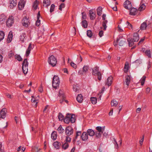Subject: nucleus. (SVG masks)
<instances>
[{"label": "nucleus", "mask_w": 152, "mask_h": 152, "mask_svg": "<svg viewBox=\"0 0 152 152\" xmlns=\"http://www.w3.org/2000/svg\"><path fill=\"white\" fill-rule=\"evenodd\" d=\"M108 22L106 20H103V21L102 22V27H103V29L104 30H106V28L107 27V26L106 25ZM101 29H102V27H101Z\"/></svg>", "instance_id": "dca6fc26"}, {"label": "nucleus", "mask_w": 152, "mask_h": 152, "mask_svg": "<svg viewBox=\"0 0 152 152\" xmlns=\"http://www.w3.org/2000/svg\"><path fill=\"white\" fill-rule=\"evenodd\" d=\"M14 23L13 20H7L6 21L7 26L8 27H10L12 26Z\"/></svg>", "instance_id": "412c9836"}, {"label": "nucleus", "mask_w": 152, "mask_h": 152, "mask_svg": "<svg viewBox=\"0 0 152 152\" xmlns=\"http://www.w3.org/2000/svg\"><path fill=\"white\" fill-rule=\"evenodd\" d=\"M60 81L59 77L56 75H55L53 78L52 81V86L55 88H57L59 86Z\"/></svg>", "instance_id": "f03ea898"}, {"label": "nucleus", "mask_w": 152, "mask_h": 152, "mask_svg": "<svg viewBox=\"0 0 152 152\" xmlns=\"http://www.w3.org/2000/svg\"><path fill=\"white\" fill-rule=\"evenodd\" d=\"M145 1H144V0L142 1V0L140 4V7L138 8V11H142L145 9L146 6L144 3Z\"/></svg>", "instance_id": "4468645a"}, {"label": "nucleus", "mask_w": 152, "mask_h": 152, "mask_svg": "<svg viewBox=\"0 0 152 152\" xmlns=\"http://www.w3.org/2000/svg\"><path fill=\"white\" fill-rule=\"evenodd\" d=\"M146 77V76L145 75L143 76L140 80V82L141 83V85L142 86L144 85Z\"/></svg>", "instance_id": "f704fd0d"}, {"label": "nucleus", "mask_w": 152, "mask_h": 152, "mask_svg": "<svg viewBox=\"0 0 152 152\" xmlns=\"http://www.w3.org/2000/svg\"><path fill=\"white\" fill-rule=\"evenodd\" d=\"M118 30L119 32H122L124 30L121 29L119 25L118 26Z\"/></svg>", "instance_id": "69168bd1"}, {"label": "nucleus", "mask_w": 152, "mask_h": 152, "mask_svg": "<svg viewBox=\"0 0 152 152\" xmlns=\"http://www.w3.org/2000/svg\"><path fill=\"white\" fill-rule=\"evenodd\" d=\"M82 25L83 27L84 28H87L88 25L87 21L86 20H83L81 22Z\"/></svg>", "instance_id": "7c9ffc66"}, {"label": "nucleus", "mask_w": 152, "mask_h": 152, "mask_svg": "<svg viewBox=\"0 0 152 152\" xmlns=\"http://www.w3.org/2000/svg\"><path fill=\"white\" fill-rule=\"evenodd\" d=\"M82 19H86V13L84 12L82 13Z\"/></svg>", "instance_id": "e2e57ef3"}, {"label": "nucleus", "mask_w": 152, "mask_h": 152, "mask_svg": "<svg viewBox=\"0 0 152 152\" xmlns=\"http://www.w3.org/2000/svg\"><path fill=\"white\" fill-rule=\"evenodd\" d=\"M129 68V64L128 63L126 62L125 63V65L124 68V71L125 72H128Z\"/></svg>", "instance_id": "c9c22d12"}, {"label": "nucleus", "mask_w": 152, "mask_h": 152, "mask_svg": "<svg viewBox=\"0 0 152 152\" xmlns=\"http://www.w3.org/2000/svg\"><path fill=\"white\" fill-rule=\"evenodd\" d=\"M113 79V77L112 76H110L108 77L107 80L106 82V84H107L108 86H110L111 85Z\"/></svg>", "instance_id": "6ab92c4d"}, {"label": "nucleus", "mask_w": 152, "mask_h": 152, "mask_svg": "<svg viewBox=\"0 0 152 152\" xmlns=\"http://www.w3.org/2000/svg\"><path fill=\"white\" fill-rule=\"evenodd\" d=\"M87 133L90 136H93L95 134V133L94 131L92 129H88L87 130Z\"/></svg>", "instance_id": "cd10ccee"}, {"label": "nucleus", "mask_w": 152, "mask_h": 152, "mask_svg": "<svg viewBox=\"0 0 152 152\" xmlns=\"http://www.w3.org/2000/svg\"><path fill=\"white\" fill-rule=\"evenodd\" d=\"M132 4L130 2L127 0L124 3V7L127 9H130L132 8Z\"/></svg>", "instance_id": "9b49d317"}, {"label": "nucleus", "mask_w": 152, "mask_h": 152, "mask_svg": "<svg viewBox=\"0 0 152 152\" xmlns=\"http://www.w3.org/2000/svg\"><path fill=\"white\" fill-rule=\"evenodd\" d=\"M102 12V8L101 7H99L97 9V14L100 16H101Z\"/></svg>", "instance_id": "c85d7f7f"}, {"label": "nucleus", "mask_w": 152, "mask_h": 152, "mask_svg": "<svg viewBox=\"0 0 152 152\" xmlns=\"http://www.w3.org/2000/svg\"><path fill=\"white\" fill-rule=\"evenodd\" d=\"M113 141V142L115 145V148L116 149H118V145L115 138H114Z\"/></svg>", "instance_id": "864d4df0"}, {"label": "nucleus", "mask_w": 152, "mask_h": 152, "mask_svg": "<svg viewBox=\"0 0 152 152\" xmlns=\"http://www.w3.org/2000/svg\"><path fill=\"white\" fill-rule=\"evenodd\" d=\"M81 138L83 141L86 140L88 138V136L87 132H83L81 136Z\"/></svg>", "instance_id": "2eb2a0df"}, {"label": "nucleus", "mask_w": 152, "mask_h": 152, "mask_svg": "<svg viewBox=\"0 0 152 152\" xmlns=\"http://www.w3.org/2000/svg\"><path fill=\"white\" fill-rule=\"evenodd\" d=\"M130 10V14L131 15H136L137 12V10L134 8H131Z\"/></svg>", "instance_id": "f3484780"}, {"label": "nucleus", "mask_w": 152, "mask_h": 152, "mask_svg": "<svg viewBox=\"0 0 152 152\" xmlns=\"http://www.w3.org/2000/svg\"><path fill=\"white\" fill-rule=\"evenodd\" d=\"M15 58L19 61H21L22 60V58L20 55H15Z\"/></svg>", "instance_id": "3c124183"}, {"label": "nucleus", "mask_w": 152, "mask_h": 152, "mask_svg": "<svg viewBox=\"0 0 152 152\" xmlns=\"http://www.w3.org/2000/svg\"><path fill=\"white\" fill-rule=\"evenodd\" d=\"M69 147V144L68 142H65L62 145V148L64 149H66Z\"/></svg>", "instance_id": "49530a36"}, {"label": "nucleus", "mask_w": 152, "mask_h": 152, "mask_svg": "<svg viewBox=\"0 0 152 152\" xmlns=\"http://www.w3.org/2000/svg\"><path fill=\"white\" fill-rule=\"evenodd\" d=\"M53 145L56 149H59L60 148L61 143L58 141L54 142L53 144Z\"/></svg>", "instance_id": "4be33fe9"}, {"label": "nucleus", "mask_w": 152, "mask_h": 152, "mask_svg": "<svg viewBox=\"0 0 152 152\" xmlns=\"http://www.w3.org/2000/svg\"><path fill=\"white\" fill-rule=\"evenodd\" d=\"M33 7L34 8L35 10L37 9L38 7V3L37 0L35 1L34 2Z\"/></svg>", "instance_id": "09e8293b"}, {"label": "nucleus", "mask_w": 152, "mask_h": 152, "mask_svg": "<svg viewBox=\"0 0 152 152\" xmlns=\"http://www.w3.org/2000/svg\"><path fill=\"white\" fill-rule=\"evenodd\" d=\"M89 69V67L88 66H84L83 68V72L86 73L88 71Z\"/></svg>", "instance_id": "c03bdc74"}, {"label": "nucleus", "mask_w": 152, "mask_h": 152, "mask_svg": "<svg viewBox=\"0 0 152 152\" xmlns=\"http://www.w3.org/2000/svg\"><path fill=\"white\" fill-rule=\"evenodd\" d=\"M14 55V53L12 51H10V52L8 54V56L9 57H11L12 56Z\"/></svg>", "instance_id": "680f3d73"}, {"label": "nucleus", "mask_w": 152, "mask_h": 152, "mask_svg": "<svg viewBox=\"0 0 152 152\" xmlns=\"http://www.w3.org/2000/svg\"><path fill=\"white\" fill-rule=\"evenodd\" d=\"M111 105L112 106H116L118 104V102L114 99L112 100L111 102Z\"/></svg>", "instance_id": "58836bf2"}, {"label": "nucleus", "mask_w": 152, "mask_h": 152, "mask_svg": "<svg viewBox=\"0 0 152 152\" xmlns=\"http://www.w3.org/2000/svg\"><path fill=\"white\" fill-rule=\"evenodd\" d=\"M89 15L90 17V19H94L95 18L96 16L95 11L93 9L89 10Z\"/></svg>", "instance_id": "1a4fd4ad"}, {"label": "nucleus", "mask_w": 152, "mask_h": 152, "mask_svg": "<svg viewBox=\"0 0 152 152\" xmlns=\"http://www.w3.org/2000/svg\"><path fill=\"white\" fill-rule=\"evenodd\" d=\"M65 140L66 142H70L71 141V138L70 137H69L68 136H66Z\"/></svg>", "instance_id": "052dcab7"}, {"label": "nucleus", "mask_w": 152, "mask_h": 152, "mask_svg": "<svg viewBox=\"0 0 152 152\" xmlns=\"http://www.w3.org/2000/svg\"><path fill=\"white\" fill-rule=\"evenodd\" d=\"M7 18V16L4 14H2L0 15V19H5Z\"/></svg>", "instance_id": "6e6d98bb"}, {"label": "nucleus", "mask_w": 152, "mask_h": 152, "mask_svg": "<svg viewBox=\"0 0 152 152\" xmlns=\"http://www.w3.org/2000/svg\"><path fill=\"white\" fill-rule=\"evenodd\" d=\"M32 49V47L31 45V43L29 44L28 47V48L27 49V50L26 51V56L27 57L28 56L29 54L30 53V51Z\"/></svg>", "instance_id": "aec40b11"}, {"label": "nucleus", "mask_w": 152, "mask_h": 152, "mask_svg": "<svg viewBox=\"0 0 152 152\" xmlns=\"http://www.w3.org/2000/svg\"><path fill=\"white\" fill-rule=\"evenodd\" d=\"M4 34L2 31H0V41L2 40L4 38Z\"/></svg>", "instance_id": "a19ab883"}, {"label": "nucleus", "mask_w": 152, "mask_h": 152, "mask_svg": "<svg viewBox=\"0 0 152 152\" xmlns=\"http://www.w3.org/2000/svg\"><path fill=\"white\" fill-rule=\"evenodd\" d=\"M32 98L31 99V102L33 103H35V104L34 106H35V107H36L38 102L37 101V100H36L35 98L33 96H32Z\"/></svg>", "instance_id": "79ce46f5"}, {"label": "nucleus", "mask_w": 152, "mask_h": 152, "mask_svg": "<svg viewBox=\"0 0 152 152\" xmlns=\"http://www.w3.org/2000/svg\"><path fill=\"white\" fill-rule=\"evenodd\" d=\"M65 7V4L64 3H62L59 6V9L61 10H62V9L64 8Z\"/></svg>", "instance_id": "4d7b16f0"}, {"label": "nucleus", "mask_w": 152, "mask_h": 152, "mask_svg": "<svg viewBox=\"0 0 152 152\" xmlns=\"http://www.w3.org/2000/svg\"><path fill=\"white\" fill-rule=\"evenodd\" d=\"M17 2L16 0H10L9 2L10 7L11 8H13L17 5Z\"/></svg>", "instance_id": "f8f14e48"}, {"label": "nucleus", "mask_w": 152, "mask_h": 152, "mask_svg": "<svg viewBox=\"0 0 152 152\" xmlns=\"http://www.w3.org/2000/svg\"><path fill=\"white\" fill-rule=\"evenodd\" d=\"M39 91L40 92H42L43 91V89L42 87V86H41L39 88Z\"/></svg>", "instance_id": "774afa93"}, {"label": "nucleus", "mask_w": 152, "mask_h": 152, "mask_svg": "<svg viewBox=\"0 0 152 152\" xmlns=\"http://www.w3.org/2000/svg\"><path fill=\"white\" fill-rule=\"evenodd\" d=\"M43 6L47 7L50 4V0H44L43 1Z\"/></svg>", "instance_id": "5701e85b"}, {"label": "nucleus", "mask_w": 152, "mask_h": 152, "mask_svg": "<svg viewBox=\"0 0 152 152\" xmlns=\"http://www.w3.org/2000/svg\"><path fill=\"white\" fill-rule=\"evenodd\" d=\"M59 96L61 98H62L63 99H64V98H65V95L64 94L63 91L61 90H60L59 91Z\"/></svg>", "instance_id": "2f4dec72"}, {"label": "nucleus", "mask_w": 152, "mask_h": 152, "mask_svg": "<svg viewBox=\"0 0 152 152\" xmlns=\"http://www.w3.org/2000/svg\"><path fill=\"white\" fill-rule=\"evenodd\" d=\"M28 62L27 59H25L23 62L22 66V69L23 72L25 75L28 72Z\"/></svg>", "instance_id": "7ed1b4c3"}, {"label": "nucleus", "mask_w": 152, "mask_h": 152, "mask_svg": "<svg viewBox=\"0 0 152 152\" xmlns=\"http://www.w3.org/2000/svg\"><path fill=\"white\" fill-rule=\"evenodd\" d=\"M7 110L5 108L3 109L0 112V118H4L5 117L7 113Z\"/></svg>", "instance_id": "ddd939ff"}, {"label": "nucleus", "mask_w": 152, "mask_h": 152, "mask_svg": "<svg viewBox=\"0 0 152 152\" xmlns=\"http://www.w3.org/2000/svg\"><path fill=\"white\" fill-rule=\"evenodd\" d=\"M48 62L50 64L54 66L56 65L57 61L55 57L53 55H51L49 57Z\"/></svg>", "instance_id": "20e7f679"}, {"label": "nucleus", "mask_w": 152, "mask_h": 152, "mask_svg": "<svg viewBox=\"0 0 152 152\" xmlns=\"http://www.w3.org/2000/svg\"><path fill=\"white\" fill-rule=\"evenodd\" d=\"M132 79V78L130 75H127L126 76L125 80L124 82V84L125 85V84L128 87Z\"/></svg>", "instance_id": "423d86ee"}, {"label": "nucleus", "mask_w": 152, "mask_h": 152, "mask_svg": "<svg viewBox=\"0 0 152 152\" xmlns=\"http://www.w3.org/2000/svg\"><path fill=\"white\" fill-rule=\"evenodd\" d=\"M117 42H118L120 46H123L125 43V39L122 37H119L117 39Z\"/></svg>", "instance_id": "9d476101"}, {"label": "nucleus", "mask_w": 152, "mask_h": 152, "mask_svg": "<svg viewBox=\"0 0 152 152\" xmlns=\"http://www.w3.org/2000/svg\"><path fill=\"white\" fill-rule=\"evenodd\" d=\"M87 36L90 38H91L92 36V33L91 30H88L87 31Z\"/></svg>", "instance_id": "37998d69"}, {"label": "nucleus", "mask_w": 152, "mask_h": 152, "mask_svg": "<svg viewBox=\"0 0 152 152\" xmlns=\"http://www.w3.org/2000/svg\"><path fill=\"white\" fill-rule=\"evenodd\" d=\"M102 133L101 132H96L95 133L96 137L97 138H99L101 137Z\"/></svg>", "instance_id": "8fccbe9b"}, {"label": "nucleus", "mask_w": 152, "mask_h": 152, "mask_svg": "<svg viewBox=\"0 0 152 152\" xmlns=\"http://www.w3.org/2000/svg\"><path fill=\"white\" fill-rule=\"evenodd\" d=\"M144 139V136L142 138V139L140 140V143L141 145H142V142H143V140Z\"/></svg>", "instance_id": "338daca9"}, {"label": "nucleus", "mask_w": 152, "mask_h": 152, "mask_svg": "<svg viewBox=\"0 0 152 152\" xmlns=\"http://www.w3.org/2000/svg\"><path fill=\"white\" fill-rule=\"evenodd\" d=\"M132 39L135 41V42H137L139 40V35L137 33H135L134 34L133 38Z\"/></svg>", "instance_id": "393cba45"}, {"label": "nucleus", "mask_w": 152, "mask_h": 152, "mask_svg": "<svg viewBox=\"0 0 152 152\" xmlns=\"http://www.w3.org/2000/svg\"><path fill=\"white\" fill-rule=\"evenodd\" d=\"M75 115H71L67 114L66 117L64 118V122L66 124H69L70 122L72 123H74L75 121Z\"/></svg>", "instance_id": "f257e3e1"}, {"label": "nucleus", "mask_w": 152, "mask_h": 152, "mask_svg": "<svg viewBox=\"0 0 152 152\" xmlns=\"http://www.w3.org/2000/svg\"><path fill=\"white\" fill-rule=\"evenodd\" d=\"M36 25L37 26H39L40 24V20H37L36 22Z\"/></svg>", "instance_id": "13d9d810"}, {"label": "nucleus", "mask_w": 152, "mask_h": 152, "mask_svg": "<svg viewBox=\"0 0 152 152\" xmlns=\"http://www.w3.org/2000/svg\"><path fill=\"white\" fill-rule=\"evenodd\" d=\"M79 88L77 85H74L73 86V90L75 92H77L79 90Z\"/></svg>", "instance_id": "a18cd8bd"}, {"label": "nucleus", "mask_w": 152, "mask_h": 152, "mask_svg": "<svg viewBox=\"0 0 152 152\" xmlns=\"http://www.w3.org/2000/svg\"><path fill=\"white\" fill-rule=\"evenodd\" d=\"M96 130L98 131V132H101L102 133H103V131H104V127L103 128L101 126H97L96 128Z\"/></svg>", "instance_id": "72a5a7b5"}, {"label": "nucleus", "mask_w": 152, "mask_h": 152, "mask_svg": "<svg viewBox=\"0 0 152 152\" xmlns=\"http://www.w3.org/2000/svg\"><path fill=\"white\" fill-rule=\"evenodd\" d=\"M145 53L150 58L151 57V52L150 50H146L145 52Z\"/></svg>", "instance_id": "603ef678"}, {"label": "nucleus", "mask_w": 152, "mask_h": 152, "mask_svg": "<svg viewBox=\"0 0 152 152\" xmlns=\"http://www.w3.org/2000/svg\"><path fill=\"white\" fill-rule=\"evenodd\" d=\"M127 41L129 42V45L130 47L132 46L134 44V42L135 41L132 38H129L127 39Z\"/></svg>", "instance_id": "a878e982"}, {"label": "nucleus", "mask_w": 152, "mask_h": 152, "mask_svg": "<svg viewBox=\"0 0 152 152\" xmlns=\"http://www.w3.org/2000/svg\"><path fill=\"white\" fill-rule=\"evenodd\" d=\"M55 6L54 4H52L50 7V12H53L55 8Z\"/></svg>", "instance_id": "5fc2aeb1"}, {"label": "nucleus", "mask_w": 152, "mask_h": 152, "mask_svg": "<svg viewBox=\"0 0 152 152\" xmlns=\"http://www.w3.org/2000/svg\"><path fill=\"white\" fill-rule=\"evenodd\" d=\"M92 74L94 75H97L98 76V78L99 80H101V74L99 71V67L96 66L94 67L92 69Z\"/></svg>", "instance_id": "39448f33"}, {"label": "nucleus", "mask_w": 152, "mask_h": 152, "mask_svg": "<svg viewBox=\"0 0 152 152\" xmlns=\"http://www.w3.org/2000/svg\"><path fill=\"white\" fill-rule=\"evenodd\" d=\"M99 36L100 37H101L103 35V31H99Z\"/></svg>", "instance_id": "0e129e2a"}, {"label": "nucleus", "mask_w": 152, "mask_h": 152, "mask_svg": "<svg viewBox=\"0 0 152 152\" xmlns=\"http://www.w3.org/2000/svg\"><path fill=\"white\" fill-rule=\"evenodd\" d=\"M12 32L10 31V32L9 34L8 35L7 38V41L8 43L11 42L12 40Z\"/></svg>", "instance_id": "bb28decb"}, {"label": "nucleus", "mask_w": 152, "mask_h": 152, "mask_svg": "<svg viewBox=\"0 0 152 152\" xmlns=\"http://www.w3.org/2000/svg\"><path fill=\"white\" fill-rule=\"evenodd\" d=\"M73 131L72 128L71 126H68L65 129V133L68 136L72 134Z\"/></svg>", "instance_id": "0eeeda50"}, {"label": "nucleus", "mask_w": 152, "mask_h": 152, "mask_svg": "<svg viewBox=\"0 0 152 152\" xmlns=\"http://www.w3.org/2000/svg\"><path fill=\"white\" fill-rule=\"evenodd\" d=\"M57 130L59 133H62L64 132V129L63 128L62 126L60 125L59 127L57 129Z\"/></svg>", "instance_id": "ea45409f"}, {"label": "nucleus", "mask_w": 152, "mask_h": 152, "mask_svg": "<svg viewBox=\"0 0 152 152\" xmlns=\"http://www.w3.org/2000/svg\"><path fill=\"white\" fill-rule=\"evenodd\" d=\"M26 37V34L25 33H23L21 35L20 39L22 42H24V39Z\"/></svg>", "instance_id": "4c0bfd02"}, {"label": "nucleus", "mask_w": 152, "mask_h": 152, "mask_svg": "<svg viewBox=\"0 0 152 152\" xmlns=\"http://www.w3.org/2000/svg\"><path fill=\"white\" fill-rule=\"evenodd\" d=\"M22 23L23 26L26 27H27L30 24L28 20H23Z\"/></svg>", "instance_id": "a211bd4d"}, {"label": "nucleus", "mask_w": 152, "mask_h": 152, "mask_svg": "<svg viewBox=\"0 0 152 152\" xmlns=\"http://www.w3.org/2000/svg\"><path fill=\"white\" fill-rule=\"evenodd\" d=\"M91 101L93 104H95L97 102V98L96 97H92L91 98Z\"/></svg>", "instance_id": "e433bc0d"}, {"label": "nucleus", "mask_w": 152, "mask_h": 152, "mask_svg": "<svg viewBox=\"0 0 152 152\" xmlns=\"http://www.w3.org/2000/svg\"><path fill=\"white\" fill-rule=\"evenodd\" d=\"M63 115L61 113H59L58 118L60 121H62L64 119Z\"/></svg>", "instance_id": "de8ad7c7"}, {"label": "nucleus", "mask_w": 152, "mask_h": 152, "mask_svg": "<svg viewBox=\"0 0 152 152\" xmlns=\"http://www.w3.org/2000/svg\"><path fill=\"white\" fill-rule=\"evenodd\" d=\"M77 100L79 103H81L83 99V97L81 94H79L77 97Z\"/></svg>", "instance_id": "b1692460"}, {"label": "nucleus", "mask_w": 152, "mask_h": 152, "mask_svg": "<svg viewBox=\"0 0 152 152\" xmlns=\"http://www.w3.org/2000/svg\"><path fill=\"white\" fill-rule=\"evenodd\" d=\"M26 1L24 0H20L18 2V7L20 10H22L24 7Z\"/></svg>", "instance_id": "6e6552de"}, {"label": "nucleus", "mask_w": 152, "mask_h": 152, "mask_svg": "<svg viewBox=\"0 0 152 152\" xmlns=\"http://www.w3.org/2000/svg\"><path fill=\"white\" fill-rule=\"evenodd\" d=\"M147 22V20H146L145 22H144L141 24L140 27L141 30H142L145 29L147 26V24H146Z\"/></svg>", "instance_id": "c756f323"}, {"label": "nucleus", "mask_w": 152, "mask_h": 152, "mask_svg": "<svg viewBox=\"0 0 152 152\" xmlns=\"http://www.w3.org/2000/svg\"><path fill=\"white\" fill-rule=\"evenodd\" d=\"M57 137V134L56 132L55 131L53 132L51 134V137L52 139L54 140H55L56 139Z\"/></svg>", "instance_id": "473e14b6"}, {"label": "nucleus", "mask_w": 152, "mask_h": 152, "mask_svg": "<svg viewBox=\"0 0 152 152\" xmlns=\"http://www.w3.org/2000/svg\"><path fill=\"white\" fill-rule=\"evenodd\" d=\"M70 65H71V66L72 67L75 69H76L77 68L76 65L75 64V63H74L73 62H72L70 63Z\"/></svg>", "instance_id": "bf43d9fd"}]
</instances>
